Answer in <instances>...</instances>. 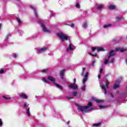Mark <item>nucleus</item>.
Wrapping results in <instances>:
<instances>
[{
    "instance_id": "1",
    "label": "nucleus",
    "mask_w": 127,
    "mask_h": 127,
    "mask_svg": "<svg viewBox=\"0 0 127 127\" xmlns=\"http://www.w3.org/2000/svg\"><path fill=\"white\" fill-rule=\"evenodd\" d=\"M92 106H93L92 102H89L87 106H82L79 105L78 106V109L80 111V112H81L82 113H83V114H84V113L88 112L89 110H87V109H89V108H90V107H92Z\"/></svg>"
},
{
    "instance_id": "2",
    "label": "nucleus",
    "mask_w": 127,
    "mask_h": 127,
    "mask_svg": "<svg viewBox=\"0 0 127 127\" xmlns=\"http://www.w3.org/2000/svg\"><path fill=\"white\" fill-rule=\"evenodd\" d=\"M125 51V50L124 49L121 48H116L115 51L112 50L109 52L108 58H110V57H113V56H115V55H116V52L120 51V52H124Z\"/></svg>"
},
{
    "instance_id": "3",
    "label": "nucleus",
    "mask_w": 127,
    "mask_h": 127,
    "mask_svg": "<svg viewBox=\"0 0 127 127\" xmlns=\"http://www.w3.org/2000/svg\"><path fill=\"white\" fill-rule=\"evenodd\" d=\"M48 79L51 82H53V84H54V85H55L58 88L60 89V90H63V86L55 83V81H56V79L53 77L49 76L48 77Z\"/></svg>"
},
{
    "instance_id": "4",
    "label": "nucleus",
    "mask_w": 127,
    "mask_h": 127,
    "mask_svg": "<svg viewBox=\"0 0 127 127\" xmlns=\"http://www.w3.org/2000/svg\"><path fill=\"white\" fill-rule=\"evenodd\" d=\"M57 36L60 37V38H61V39H62V40L63 41H64V40H68V37H67V36L64 35L62 33H58L57 34Z\"/></svg>"
},
{
    "instance_id": "5",
    "label": "nucleus",
    "mask_w": 127,
    "mask_h": 127,
    "mask_svg": "<svg viewBox=\"0 0 127 127\" xmlns=\"http://www.w3.org/2000/svg\"><path fill=\"white\" fill-rule=\"evenodd\" d=\"M41 27L43 28V30L44 32H47L48 33H50V31L48 29H46V27H45V25H44L43 23L41 24Z\"/></svg>"
},
{
    "instance_id": "6",
    "label": "nucleus",
    "mask_w": 127,
    "mask_h": 127,
    "mask_svg": "<svg viewBox=\"0 0 127 127\" xmlns=\"http://www.w3.org/2000/svg\"><path fill=\"white\" fill-rule=\"evenodd\" d=\"M20 98L21 99H24V100H27L28 99V97L25 93H22L19 95Z\"/></svg>"
},
{
    "instance_id": "7",
    "label": "nucleus",
    "mask_w": 127,
    "mask_h": 127,
    "mask_svg": "<svg viewBox=\"0 0 127 127\" xmlns=\"http://www.w3.org/2000/svg\"><path fill=\"white\" fill-rule=\"evenodd\" d=\"M74 46L72 44H70L68 46V47L66 49V51H72V50H74Z\"/></svg>"
},
{
    "instance_id": "8",
    "label": "nucleus",
    "mask_w": 127,
    "mask_h": 127,
    "mask_svg": "<svg viewBox=\"0 0 127 127\" xmlns=\"http://www.w3.org/2000/svg\"><path fill=\"white\" fill-rule=\"evenodd\" d=\"M48 49L47 47L46 48H42L39 50L38 51L39 52V53H43V52H45V51H47V50Z\"/></svg>"
},
{
    "instance_id": "9",
    "label": "nucleus",
    "mask_w": 127,
    "mask_h": 127,
    "mask_svg": "<svg viewBox=\"0 0 127 127\" xmlns=\"http://www.w3.org/2000/svg\"><path fill=\"white\" fill-rule=\"evenodd\" d=\"M31 7H32L34 10V13L35 14V16H36V17H38V14H37V12H36V9L35 8V7H33V6H31Z\"/></svg>"
},
{
    "instance_id": "10",
    "label": "nucleus",
    "mask_w": 127,
    "mask_h": 127,
    "mask_svg": "<svg viewBox=\"0 0 127 127\" xmlns=\"http://www.w3.org/2000/svg\"><path fill=\"white\" fill-rule=\"evenodd\" d=\"M68 87L71 88V89H73V90H76V89H78V87L77 86H75L73 84L68 85Z\"/></svg>"
},
{
    "instance_id": "11",
    "label": "nucleus",
    "mask_w": 127,
    "mask_h": 127,
    "mask_svg": "<svg viewBox=\"0 0 127 127\" xmlns=\"http://www.w3.org/2000/svg\"><path fill=\"white\" fill-rule=\"evenodd\" d=\"M109 9L113 10V9H115L116 8V6L115 5H110L108 6Z\"/></svg>"
},
{
    "instance_id": "12",
    "label": "nucleus",
    "mask_w": 127,
    "mask_h": 127,
    "mask_svg": "<svg viewBox=\"0 0 127 127\" xmlns=\"http://www.w3.org/2000/svg\"><path fill=\"white\" fill-rule=\"evenodd\" d=\"M64 25H68V26H70V27H75V24L74 23H72L71 25L68 24L67 23H65Z\"/></svg>"
},
{
    "instance_id": "13",
    "label": "nucleus",
    "mask_w": 127,
    "mask_h": 127,
    "mask_svg": "<svg viewBox=\"0 0 127 127\" xmlns=\"http://www.w3.org/2000/svg\"><path fill=\"white\" fill-rule=\"evenodd\" d=\"M65 69H63V70H61L60 75H64V74H65Z\"/></svg>"
},
{
    "instance_id": "14",
    "label": "nucleus",
    "mask_w": 127,
    "mask_h": 127,
    "mask_svg": "<svg viewBox=\"0 0 127 127\" xmlns=\"http://www.w3.org/2000/svg\"><path fill=\"white\" fill-rule=\"evenodd\" d=\"M101 88L103 90H104V93L107 94V89H106V86L105 85H102Z\"/></svg>"
},
{
    "instance_id": "15",
    "label": "nucleus",
    "mask_w": 127,
    "mask_h": 127,
    "mask_svg": "<svg viewBox=\"0 0 127 127\" xmlns=\"http://www.w3.org/2000/svg\"><path fill=\"white\" fill-rule=\"evenodd\" d=\"M95 102H97L98 104H100V103H104V100L96 99Z\"/></svg>"
},
{
    "instance_id": "16",
    "label": "nucleus",
    "mask_w": 127,
    "mask_h": 127,
    "mask_svg": "<svg viewBox=\"0 0 127 127\" xmlns=\"http://www.w3.org/2000/svg\"><path fill=\"white\" fill-rule=\"evenodd\" d=\"M87 26H88V25H87V22H84L82 25V27L83 28H87Z\"/></svg>"
},
{
    "instance_id": "17",
    "label": "nucleus",
    "mask_w": 127,
    "mask_h": 127,
    "mask_svg": "<svg viewBox=\"0 0 127 127\" xmlns=\"http://www.w3.org/2000/svg\"><path fill=\"white\" fill-rule=\"evenodd\" d=\"M109 84H110V82H109V81L108 80H106V82L105 83V87L108 89L109 88Z\"/></svg>"
},
{
    "instance_id": "18",
    "label": "nucleus",
    "mask_w": 127,
    "mask_h": 127,
    "mask_svg": "<svg viewBox=\"0 0 127 127\" xmlns=\"http://www.w3.org/2000/svg\"><path fill=\"white\" fill-rule=\"evenodd\" d=\"M89 55L92 56V57H97V54H93L91 53H88Z\"/></svg>"
},
{
    "instance_id": "19",
    "label": "nucleus",
    "mask_w": 127,
    "mask_h": 127,
    "mask_svg": "<svg viewBox=\"0 0 127 127\" xmlns=\"http://www.w3.org/2000/svg\"><path fill=\"white\" fill-rule=\"evenodd\" d=\"M30 108H28L26 110L27 115H28V117H30V112H29Z\"/></svg>"
},
{
    "instance_id": "20",
    "label": "nucleus",
    "mask_w": 127,
    "mask_h": 127,
    "mask_svg": "<svg viewBox=\"0 0 127 127\" xmlns=\"http://www.w3.org/2000/svg\"><path fill=\"white\" fill-rule=\"evenodd\" d=\"M104 7V5H99L97 7V9H102Z\"/></svg>"
},
{
    "instance_id": "21",
    "label": "nucleus",
    "mask_w": 127,
    "mask_h": 127,
    "mask_svg": "<svg viewBox=\"0 0 127 127\" xmlns=\"http://www.w3.org/2000/svg\"><path fill=\"white\" fill-rule=\"evenodd\" d=\"M120 85H119V84H114V86H113V89H118V87H119Z\"/></svg>"
},
{
    "instance_id": "22",
    "label": "nucleus",
    "mask_w": 127,
    "mask_h": 127,
    "mask_svg": "<svg viewBox=\"0 0 127 127\" xmlns=\"http://www.w3.org/2000/svg\"><path fill=\"white\" fill-rule=\"evenodd\" d=\"M42 81L43 82H45V83H47L48 84H49V82L48 81H47V80H46V78H43Z\"/></svg>"
},
{
    "instance_id": "23",
    "label": "nucleus",
    "mask_w": 127,
    "mask_h": 127,
    "mask_svg": "<svg viewBox=\"0 0 127 127\" xmlns=\"http://www.w3.org/2000/svg\"><path fill=\"white\" fill-rule=\"evenodd\" d=\"M87 80H88V78H84L83 80H82V83L83 84V85H85V83H86V81H87Z\"/></svg>"
},
{
    "instance_id": "24",
    "label": "nucleus",
    "mask_w": 127,
    "mask_h": 127,
    "mask_svg": "<svg viewBox=\"0 0 127 127\" xmlns=\"http://www.w3.org/2000/svg\"><path fill=\"white\" fill-rule=\"evenodd\" d=\"M110 26H112V24H109L108 25H105L104 26H103V28H106L107 27H110Z\"/></svg>"
},
{
    "instance_id": "25",
    "label": "nucleus",
    "mask_w": 127,
    "mask_h": 127,
    "mask_svg": "<svg viewBox=\"0 0 127 127\" xmlns=\"http://www.w3.org/2000/svg\"><path fill=\"white\" fill-rule=\"evenodd\" d=\"M97 51H105V50L103 48H98L97 49Z\"/></svg>"
},
{
    "instance_id": "26",
    "label": "nucleus",
    "mask_w": 127,
    "mask_h": 127,
    "mask_svg": "<svg viewBox=\"0 0 127 127\" xmlns=\"http://www.w3.org/2000/svg\"><path fill=\"white\" fill-rule=\"evenodd\" d=\"M17 19V21L18 22V23H19L20 24V23H21L22 22L21 21V20H20V18L17 17L16 18Z\"/></svg>"
},
{
    "instance_id": "27",
    "label": "nucleus",
    "mask_w": 127,
    "mask_h": 127,
    "mask_svg": "<svg viewBox=\"0 0 127 127\" xmlns=\"http://www.w3.org/2000/svg\"><path fill=\"white\" fill-rule=\"evenodd\" d=\"M121 19H122V17H119V16L116 17V21H120Z\"/></svg>"
},
{
    "instance_id": "28",
    "label": "nucleus",
    "mask_w": 127,
    "mask_h": 127,
    "mask_svg": "<svg viewBox=\"0 0 127 127\" xmlns=\"http://www.w3.org/2000/svg\"><path fill=\"white\" fill-rule=\"evenodd\" d=\"M48 69H43L42 70V73H47V72H48Z\"/></svg>"
},
{
    "instance_id": "29",
    "label": "nucleus",
    "mask_w": 127,
    "mask_h": 127,
    "mask_svg": "<svg viewBox=\"0 0 127 127\" xmlns=\"http://www.w3.org/2000/svg\"><path fill=\"white\" fill-rule=\"evenodd\" d=\"M99 126H101V123L93 124V127H99Z\"/></svg>"
},
{
    "instance_id": "30",
    "label": "nucleus",
    "mask_w": 127,
    "mask_h": 127,
    "mask_svg": "<svg viewBox=\"0 0 127 127\" xmlns=\"http://www.w3.org/2000/svg\"><path fill=\"white\" fill-rule=\"evenodd\" d=\"M99 107L100 109H103V108H108V106L103 105H99Z\"/></svg>"
},
{
    "instance_id": "31",
    "label": "nucleus",
    "mask_w": 127,
    "mask_h": 127,
    "mask_svg": "<svg viewBox=\"0 0 127 127\" xmlns=\"http://www.w3.org/2000/svg\"><path fill=\"white\" fill-rule=\"evenodd\" d=\"M75 7H77V8H80V4L79 3H77L75 5Z\"/></svg>"
},
{
    "instance_id": "32",
    "label": "nucleus",
    "mask_w": 127,
    "mask_h": 127,
    "mask_svg": "<svg viewBox=\"0 0 127 127\" xmlns=\"http://www.w3.org/2000/svg\"><path fill=\"white\" fill-rule=\"evenodd\" d=\"M3 98L4 99H5V100H10V99H11L10 97L7 98V97H6L5 96H3Z\"/></svg>"
},
{
    "instance_id": "33",
    "label": "nucleus",
    "mask_w": 127,
    "mask_h": 127,
    "mask_svg": "<svg viewBox=\"0 0 127 127\" xmlns=\"http://www.w3.org/2000/svg\"><path fill=\"white\" fill-rule=\"evenodd\" d=\"M81 90L82 91H86V86L85 85L82 87Z\"/></svg>"
},
{
    "instance_id": "34",
    "label": "nucleus",
    "mask_w": 127,
    "mask_h": 127,
    "mask_svg": "<svg viewBox=\"0 0 127 127\" xmlns=\"http://www.w3.org/2000/svg\"><path fill=\"white\" fill-rule=\"evenodd\" d=\"M89 75V72H86L84 78L88 79V75Z\"/></svg>"
},
{
    "instance_id": "35",
    "label": "nucleus",
    "mask_w": 127,
    "mask_h": 127,
    "mask_svg": "<svg viewBox=\"0 0 127 127\" xmlns=\"http://www.w3.org/2000/svg\"><path fill=\"white\" fill-rule=\"evenodd\" d=\"M4 72V70L3 69H2L0 70V74H3Z\"/></svg>"
},
{
    "instance_id": "36",
    "label": "nucleus",
    "mask_w": 127,
    "mask_h": 127,
    "mask_svg": "<svg viewBox=\"0 0 127 127\" xmlns=\"http://www.w3.org/2000/svg\"><path fill=\"white\" fill-rule=\"evenodd\" d=\"M10 36V34H7V35L6 36V37H5V39H8V37H9Z\"/></svg>"
},
{
    "instance_id": "37",
    "label": "nucleus",
    "mask_w": 127,
    "mask_h": 127,
    "mask_svg": "<svg viewBox=\"0 0 127 127\" xmlns=\"http://www.w3.org/2000/svg\"><path fill=\"white\" fill-rule=\"evenodd\" d=\"M108 63H109V60H105V62H104V64H105L106 65V64H108Z\"/></svg>"
},
{
    "instance_id": "38",
    "label": "nucleus",
    "mask_w": 127,
    "mask_h": 127,
    "mask_svg": "<svg viewBox=\"0 0 127 127\" xmlns=\"http://www.w3.org/2000/svg\"><path fill=\"white\" fill-rule=\"evenodd\" d=\"M72 95L74 96H77V92H72Z\"/></svg>"
},
{
    "instance_id": "39",
    "label": "nucleus",
    "mask_w": 127,
    "mask_h": 127,
    "mask_svg": "<svg viewBox=\"0 0 127 127\" xmlns=\"http://www.w3.org/2000/svg\"><path fill=\"white\" fill-rule=\"evenodd\" d=\"M2 126V121L1 119H0V127H1Z\"/></svg>"
},
{
    "instance_id": "40",
    "label": "nucleus",
    "mask_w": 127,
    "mask_h": 127,
    "mask_svg": "<svg viewBox=\"0 0 127 127\" xmlns=\"http://www.w3.org/2000/svg\"><path fill=\"white\" fill-rule=\"evenodd\" d=\"M66 98L67 99V100H71V99H73V97H70L67 96V97H66Z\"/></svg>"
},
{
    "instance_id": "41",
    "label": "nucleus",
    "mask_w": 127,
    "mask_h": 127,
    "mask_svg": "<svg viewBox=\"0 0 127 127\" xmlns=\"http://www.w3.org/2000/svg\"><path fill=\"white\" fill-rule=\"evenodd\" d=\"M27 107H28L27 104L26 103H24V108H26Z\"/></svg>"
},
{
    "instance_id": "42",
    "label": "nucleus",
    "mask_w": 127,
    "mask_h": 127,
    "mask_svg": "<svg viewBox=\"0 0 127 127\" xmlns=\"http://www.w3.org/2000/svg\"><path fill=\"white\" fill-rule=\"evenodd\" d=\"M115 61V59H112L110 63H114V62Z\"/></svg>"
},
{
    "instance_id": "43",
    "label": "nucleus",
    "mask_w": 127,
    "mask_h": 127,
    "mask_svg": "<svg viewBox=\"0 0 127 127\" xmlns=\"http://www.w3.org/2000/svg\"><path fill=\"white\" fill-rule=\"evenodd\" d=\"M91 49L92 50V51H95V50H96V48L95 47H92Z\"/></svg>"
},
{
    "instance_id": "44",
    "label": "nucleus",
    "mask_w": 127,
    "mask_h": 127,
    "mask_svg": "<svg viewBox=\"0 0 127 127\" xmlns=\"http://www.w3.org/2000/svg\"><path fill=\"white\" fill-rule=\"evenodd\" d=\"M62 80H64V75H60Z\"/></svg>"
},
{
    "instance_id": "45",
    "label": "nucleus",
    "mask_w": 127,
    "mask_h": 127,
    "mask_svg": "<svg viewBox=\"0 0 127 127\" xmlns=\"http://www.w3.org/2000/svg\"><path fill=\"white\" fill-rule=\"evenodd\" d=\"M100 73L101 74H102V73H103V68H101V69H100Z\"/></svg>"
},
{
    "instance_id": "46",
    "label": "nucleus",
    "mask_w": 127,
    "mask_h": 127,
    "mask_svg": "<svg viewBox=\"0 0 127 127\" xmlns=\"http://www.w3.org/2000/svg\"><path fill=\"white\" fill-rule=\"evenodd\" d=\"M85 70H86V68L85 67H83V68H82V72H85Z\"/></svg>"
},
{
    "instance_id": "47",
    "label": "nucleus",
    "mask_w": 127,
    "mask_h": 127,
    "mask_svg": "<svg viewBox=\"0 0 127 127\" xmlns=\"http://www.w3.org/2000/svg\"><path fill=\"white\" fill-rule=\"evenodd\" d=\"M13 57H14V58H16L17 57V55L15 54V55L13 56Z\"/></svg>"
},
{
    "instance_id": "48",
    "label": "nucleus",
    "mask_w": 127,
    "mask_h": 127,
    "mask_svg": "<svg viewBox=\"0 0 127 127\" xmlns=\"http://www.w3.org/2000/svg\"><path fill=\"white\" fill-rule=\"evenodd\" d=\"M111 95V97H112V98H114V94H113V93H110Z\"/></svg>"
},
{
    "instance_id": "49",
    "label": "nucleus",
    "mask_w": 127,
    "mask_h": 127,
    "mask_svg": "<svg viewBox=\"0 0 127 127\" xmlns=\"http://www.w3.org/2000/svg\"><path fill=\"white\" fill-rule=\"evenodd\" d=\"M84 71H82V72L81 73V76H83L84 75Z\"/></svg>"
},
{
    "instance_id": "50",
    "label": "nucleus",
    "mask_w": 127,
    "mask_h": 127,
    "mask_svg": "<svg viewBox=\"0 0 127 127\" xmlns=\"http://www.w3.org/2000/svg\"><path fill=\"white\" fill-rule=\"evenodd\" d=\"M75 83H76V78H74V83H73V84H75Z\"/></svg>"
},
{
    "instance_id": "51",
    "label": "nucleus",
    "mask_w": 127,
    "mask_h": 127,
    "mask_svg": "<svg viewBox=\"0 0 127 127\" xmlns=\"http://www.w3.org/2000/svg\"><path fill=\"white\" fill-rule=\"evenodd\" d=\"M101 78V75L98 74V79H100Z\"/></svg>"
},
{
    "instance_id": "52",
    "label": "nucleus",
    "mask_w": 127,
    "mask_h": 127,
    "mask_svg": "<svg viewBox=\"0 0 127 127\" xmlns=\"http://www.w3.org/2000/svg\"><path fill=\"white\" fill-rule=\"evenodd\" d=\"M69 124H70V122H67V125H69Z\"/></svg>"
},
{
    "instance_id": "53",
    "label": "nucleus",
    "mask_w": 127,
    "mask_h": 127,
    "mask_svg": "<svg viewBox=\"0 0 127 127\" xmlns=\"http://www.w3.org/2000/svg\"><path fill=\"white\" fill-rule=\"evenodd\" d=\"M1 27V24H0V28Z\"/></svg>"
},
{
    "instance_id": "54",
    "label": "nucleus",
    "mask_w": 127,
    "mask_h": 127,
    "mask_svg": "<svg viewBox=\"0 0 127 127\" xmlns=\"http://www.w3.org/2000/svg\"><path fill=\"white\" fill-rule=\"evenodd\" d=\"M115 83H118V81H115Z\"/></svg>"
},
{
    "instance_id": "55",
    "label": "nucleus",
    "mask_w": 127,
    "mask_h": 127,
    "mask_svg": "<svg viewBox=\"0 0 127 127\" xmlns=\"http://www.w3.org/2000/svg\"><path fill=\"white\" fill-rule=\"evenodd\" d=\"M52 16H53V14H52Z\"/></svg>"
},
{
    "instance_id": "56",
    "label": "nucleus",
    "mask_w": 127,
    "mask_h": 127,
    "mask_svg": "<svg viewBox=\"0 0 127 127\" xmlns=\"http://www.w3.org/2000/svg\"><path fill=\"white\" fill-rule=\"evenodd\" d=\"M90 110H93V108L90 109Z\"/></svg>"
},
{
    "instance_id": "57",
    "label": "nucleus",
    "mask_w": 127,
    "mask_h": 127,
    "mask_svg": "<svg viewBox=\"0 0 127 127\" xmlns=\"http://www.w3.org/2000/svg\"><path fill=\"white\" fill-rule=\"evenodd\" d=\"M17 0V1H18L19 0Z\"/></svg>"
}]
</instances>
